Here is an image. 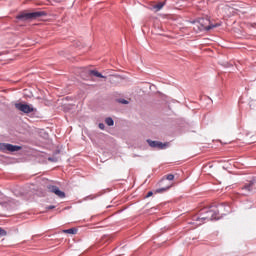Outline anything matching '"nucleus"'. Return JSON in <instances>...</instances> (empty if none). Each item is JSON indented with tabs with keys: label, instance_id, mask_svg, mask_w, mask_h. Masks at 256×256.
<instances>
[{
	"label": "nucleus",
	"instance_id": "7ed1b4c3",
	"mask_svg": "<svg viewBox=\"0 0 256 256\" xmlns=\"http://www.w3.org/2000/svg\"><path fill=\"white\" fill-rule=\"evenodd\" d=\"M217 215H219V209H211L205 212V214H201V217L196 218V221H215L217 218Z\"/></svg>",
	"mask_w": 256,
	"mask_h": 256
},
{
	"label": "nucleus",
	"instance_id": "ddd939ff",
	"mask_svg": "<svg viewBox=\"0 0 256 256\" xmlns=\"http://www.w3.org/2000/svg\"><path fill=\"white\" fill-rule=\"evenodd\" d=\"M163 7H165V2H159L158 4L154 5V9H156V11H161Z\"/></svg>",
	"mask_w": 256,
	"mask_h": 256
},
{
	"label": "nucleus",
	"instance_id": "5701e85b",
	"mask_svg": "<svg viewBox=\"0 0 256 256\" xmlns=\"http://www.w3.org/2000/svg\"><path fill=\"white\" fill-rule=\"evenodd\" d=\"M219 207H220V209H223L224 206H223V204H222V205H220Z\"/></svg>",
	"mask_w": 256,
	"mask_h": 256
},
{
	"label": "nucleus",
	"instance_id": "f3484780",
	"mask_svg": "<svg viewBox=\"0 0 256 256\" xmlns=\"http://www.w3.org/2000/svg\"><path fill=\"white\" fill-rule=\"evenodd\" d=\"M166 179H167L168 181H173V180L175 179V175H173V174H168V175L166 176Z\"/></svg>",
	"mask_w": 256,
	"mask_h": 256
},
{
	"label": "nucleus",
	"instance_id": "9b49d317",
	"mask_svg": "<svg viewBox=\"0 0 256 256\" xmlns=\"http://www.w3.org/2000/svg\"><path fill=\"white\" fill-rule=\"evenodd\" d=\"M105 123L108 125V127H113L115 125V121H113V118L111 117L106 118Z\"/></svg>",
	"mask_w": 256,
	"mask_h": 256
},
{
	"label": "nucleus",
	"instance_id": "9d476101",
	"mask_svg": "<svg viewBox=\"0 0 256 256\" xmlns=\"http://www.w3.org/2000/svg\"><path fill=\"white\" fill-rule=\"evenodd\" d=\"M47 189L50 193H54V195H56L60 199H65V192L61 191L59 187L55 185H48Z\"/></svg>",
	"mask_w": 256,
	"mask_h": 256
},
{
	"label": "nucleus",
	"instance_id": "6ab92c4d",
	"mask_svg": "<svg viewBox=\"0 0 256 256\" xmlns=\"http://www.w3.org/2000/svg\"><path fill=\"white\" fill-rule=\"evenodd\" d=\"M98 127H99V129H101L102 131L105 130V124H103V123H99Z\"/></svg>",
	"mask_w": 256,
	"mask_h": 256
},
{
	"label": "nucleus",
	"instance_id": "aec40b11",
	"mask_svg": "<svg viewBox=\"0 0 256 256\" xmlns=\"http://www.w3.org/2000/svg\"><path fill=\"white\" fill-rule=\"evenodd\" d=\"M153 196V192H148L147 196L146 197H152Z\"/></svg>",
	"mask_w": 256,
	"mask_h": 256
},
{
	"label": "nucleus",
	"instance_id": "6e6552de",
	"mask_svg": "<svg viewBox=\"0 0 256 256\" xmlns=\"http://www.w3.org/2000/svg\"><path fill=\"white\" fill-rule=\"evenodd\" d=\"M243 195H251V193H256V178L252 179L248 184L242 187Z\"/></svg>",
	"mask_w": 256,
	"mask_h": 256
},
{
	"label": "nucleus",
	"instance_id": "dca6fc26",
	"mask_svg": "<svg viewBox=\"0 0 256 256\" xmlns=\"http://www.w3.org/2000/svg\"><path fill=\"white\" fill-rule=\"evenodd\" d=\"M249 105H250V109H255V107H256V100H251Z\"/></svg>",
	"mask_w": 256,
	"mask_h": 256
},
{
	"label": "nucleus",
	"instance_id": "4468645a",
	"mask_svg": "<svg viewBox=\"0 0 256 256\" xmlns=\"http://www.w3.org/2000/svg\"><path fill=\"white\" fill-rule=\"evenodd\" d=\"M117 103H120L121 105H129V100H125L124 98L117 99Z\"/></svg>",
	"mask_w": 256,
	"mask_h": 256
},
{
	"label": "nucleus",
	"instance_id": "f257e3e1",
	"mask_svg": "<svg viewBox=\"0 0 256 256\" xmlns=\"http://www.w3.org/2000/svg\"><path fill=\"white\" fill-rule=\"evenodd\" d=\"M194 30L196 31H211V29H215L219 27L221 24H211V22L205 18H200L197 22H194Z\"/></svg>",
	"mask_w": 256,
	"mask_h": 256
},
{
	"label": "nucleus",
	"instance_id": "0eeeda50",
	"mask_svg": "<svg viewBox=\"0 0 256 256\" xmlns=\"http://www.w3.org/2000/svg\"><path fill=\"white\" fill-rule=\"evenodd\" d=\"M45 12H31V13H22L16 17V19H22L27 21L28 19H38V17H43Z\"/></svg>",
	"mask_w": 256,
	"mask_h": 256
},
{
	"label": "nucleus",
	"instance_id": "4be33fe9",
	"mask_svg": "<svg viewBox=\"0 0 256 256\" xmlns=\"http://www.w3.org/2000/svg\"><path fill=\"white\" fill-rule=\"evenodd\" d=\"M48 159L49 161H53V162L57 161V158H48Z\"/></svg>",
	"mask_w": 256,
	"mask_h": 256
},
{
	"label": "nucleus",
	"instance_id": "423d86ee",
	"mask_svg": "<svg viewBox=\"0 0 256 256\" xmlns=\"http://www.w3.org/2000/svg\"><path fill=\"white\" fill-rule=\"evenodd\" d=\"M0 151H2V153H7V151H9L10 153H15L17 151H21V146L9 143H0Z\"/></svg>",
	"mask_w": 256,
	"mask_h": 256
},
{
	"label": "nucleus",
	"instance_id": "a211bd4d",
	"mask_svg": "<svg viewBox=\"0 0 256 256\" xmlns=\"http://www.w3.org/2000/svg\"><path fill=\"white\" fill-rule=\"evenodd\" d=\"M5 235H7V231H5L3 228H0V237H5Z\"/></svg>",
	"mask_w": 256,
	"mask_h": 256
},
{
	"label": "nucleus",
	"instance_id": "2eb2a0df",
	"mask_svg": "<svg viewBox=\"0 0 256 256\" xmlns=\"http://www.w3.org/2000/svg\"><path fill=\"white\" fill-rule=\"evenodd\" d=\"M168 189H171V185L164 187V188H159L156 190V193H164V191H167Z\"/></svg>",
	"mask_w": 256,
	"mask_h": 256
},
{
	"label": "nucleus",
	"instance_id": "f8f14e48",
	"mask_svg": "<svg viewBox=\"0 0 256 256\" xmlns=\"http://www.w3.org/2000/svg\"><path fill=\"white\" fill-rule=\"evenodd\" d=\"M63 233H68L69 235H77V229L76 228H70L63 231Z\"/></svg>",
	"mask_w": 256,
	"mask_h": 256
},
{
	"label": "nucleus",
	"instance_id": "412c9836",
	"mask_svg": "<svg viewBox=\"0 0 256 256\" xmlns=\"http://www.w3.org/2000/svg\"><path fill=\"white\" fill-rule=\"evenodd\" d=\"M46 209H55V206L50 205V206L46 207Z\"/></svg>",
	"mask_w": 256,
	"mask_h": 256
},
{
	"label": "nucleus",
	"instance_id": "39448f33",
	"mask_svg": "<svg viewBox=\"0 0 256 256\" xmlns=\"http://www.w3.org/2000/svg\"><path fill=\"white\" fill-rule=\"evenodd\" d=\"M87 75H89V77H97L98 79H107L106 76L97 70H88L87 68H84L81 74V78L86 79Z\"/></svg>",
	"mask_w": 256,
	"mask_h": 256
},
{
	"label": "nucleus",
	"instance_id": "20e7f679",
	"mask_svg": "<svg viewBox=\"0 0 256 256\" xmlns=\"http://www.w3.org/2000/svg\"><path fill=\"white\" fill-rule=\"evenodd\" d=\"M15 108L18 111H21V113H25L26 115H28L29 113H35V111H37V109L33 107L32 104H27L22 102L16 103Z\"/></svg>",
	"mask_w": 256,
	"mask_h": 256
},
{
	"label": "nucleus",
	"instance_id": "f03ea898",
	"mask_svg": "<svg viewBox=\"0 0 256 256\" xmlns=\"http://www.w3.org/2000/svg\"><path fill=\"white\" fill-rule=\"evenodd\" d=\"M245 3L231 4L224 6V11H226L227 15H235V11H239L240 13H247Z\"/></svg>",
	"mask_w": 256,
	"mask_h": 256
},
{
	"label": "nucleus",
	"instance_id": "1a4fd4ad",
	"mask_svg": "<svg viewBox=\"0 0 256 256\" xmlns=\"http://www.w3.org/2000/svg\"><path fill=\"white\" fill-rule=\"evenodd\" d=\"M146 143H148L149 147H152V149H167V147H169V143H163L151 139H147Z\"/></svg>",
	"mask_w": 256,
	"mask_h": 256
}]
</instances>
